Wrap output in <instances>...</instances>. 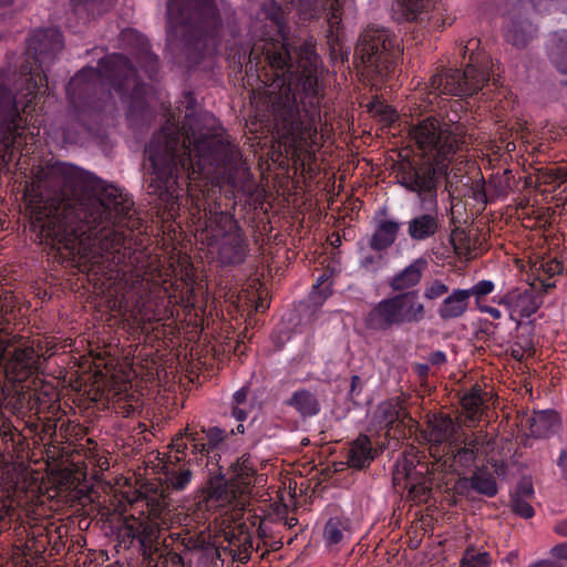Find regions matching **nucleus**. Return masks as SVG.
<instances>
[{"label":"nucleus","instance_id":"41","mask_svg":"<svg viewBox=\"0 0 567 567\" xmlns=\"http://www.w3.org/2000/svg\"><path fill=\"white\" fill-rule=\"evenodd\" d=\"M344 1L346 0H315L316 8L318 9H326L327 7H329L330 18L328 22L331 29H338L341 22L340 10Z\"/></svg>","mask_w":567,"mask_h":567},{"label":"nucleus","instance_id":"61","mask_svg":"<svg viewBox=\"0 0 567 567\" xmlns=\"http://www.w3.org/2000/svg\"><path fill=\"white\" fill-rule=\"evenodd\" d=\"M217 24V18L215 16V12L212 11V21L209 22V25H212L213 28H215Z\"/></svg>","mask_w":567,"mask_h":567},{"label":"nucleus","instance_id":"31","mask_svg":"<svg viewBox=\"0 0 567 567\" xmlns=\"http://www.w3.org/2000/svg\"><path fill=\"white\" fill-rule=\"evenodd\" d=\"M203 1L204 0H171L167 4L168 32H172L174 24L182 22L186 11L197 9Z\"/></svg>","mask_w":567,"mask_h":567},{"label":"nucleus","instance_id":"15","mask_svg":"<svg viewBox=\"0 0 567 567\" xmlns=\"http://www.w3.org/2000/svg\"><path fill=\"white\" fill-rule=\"evenodd\" d=\"M457 425L449 415H433L427 421V426L423 432L424 439L433 445L442 443H452L457 430Z\"/></svg>","mask_w":567,"mask_h":567},{"label":"nucleus","instance_id":"58","mask_svg":"<svg viewBox=\"0 0 567 567\" xmlns=\"http://www.w3.org/2000/svg\"><path fill=\"white\" fill-rule=\"evenodd\" d=\"M540 282V288L544 292H547L548 290L553 289L556 285L554 281H549L545 278L537 279Z\"/></svg>","mask_w":567,"mask_h":567},{"label":"nucleus","instance_id":"2","mask_svg":"<svg viewBox=\"0 0 567 567\" xmlns=\"http://www.w3.org/2000/svg\"><path fill=\"white\" fill-rule=\"evenodd\" d=\"M147 154L152 165L147 192L172 207L178 198L181 174L187 179L202 176L219 187H236L237 174L243 169L237 147L224 137L209 113L187 115L182 133L168 123L153 137Z\"/></svg>","mask_w":567,"mask_h":567},{"label":"nucleus","instance_id":"47","mask_svg":"<svg viewBox=\"0 0 567 567\" xmlns=\"http://www.w3.org/2000/svg\"><path fill=\"white\" fill-rule=\"evenodd\" d=\"M136 408L137 400H134L133 396L120 395L114 402V409L116 412L123 414L124 416H128L135 411Z\"/></svg>","mask_w":567,"mask_h":567},{"label":"nucleus","instance_id":"4","mask_svg":"<svg viewBox=\"0 0 567 567\" xmlns=\"http://www.w3.org/2000/svg\"><path fill=\"white\" fill-rule=\"evenodd\" d=\"M400 55L398 39L384 28L369 27L355 49V56L360 60L358 68L373 84L390 76Z\"/></svg>","mask_w":567,"mask_h":567},{"label":"nucleus","instance_id":"35","mask_svg":"<svg viewBox=\"0 0 567 567\" xmlns=\"http://www.w3.org/2000/svg\"><path fill=\"white\" fill-rule=\"evenodd\" d=\"M451 243L460 257L471 258L473 256L474 244L464 229H454L451 235Z\"/></svg>","mask_w":567,"mask_h":567},{"label":"nucleus","instance_id":"36","mask_svg":"<svg viewBox=\"0 0 567 567\" xmlns=\"http://www.w3.org/2000/svg\"><path fill=\"white\" fill-rule=\"evenodd\" d=\"M403 17L409 21H414L429 7V0H398Z\"/></svg>","mask_w":567,"mask_h":567},{"label":"nucleus","instance_id":"7","mask_svg":"<svg viewBox=\"0 0 567 567\" xmlns=\"http://www.w3.org/2000/svg\"><path fill=\"white\" fill-rule=\"evenodd\" d=\"M426 309L419 292L411 290L379 301L368 313V328L384 331L393 326L419 323L425 319Z\"/></svg>","mask_w":567,"mask_h":567},{"label":"nucleus","instance_id":"16","mask_svg":"<svg viewBox=\"0 0 567 567\" xmlns=\"http://www.w3.org/2000/svg\"><path fill=\"white\" fill-rule=\"evenodd\" d=\"M470 308L468 292L465 289H453L437 307V316L443 321L462 318Z\"/></svg>","mask_w":567,"mask_h":567},{"label":"nucleus","instance_id":"19","mask_svg":"<svg viewBox=\"0 0 567 567\" xmlns=\"http://www.w3.org/2000/svg\"><path fill=\"white\" fill-rule=\"evenodd\" d=\"M124 527L128 535L133 538H138L143 545H151L155 542L159 534L158 524L153 522L148 516L146 517H126Z\"/></svg>","mask_w":567,"mask_h":567},{"label":"nucleus","instance_id":"30","mask_svg":"<svg viewBox=\"0 0 567 567\" xmlns=\"http://www.w3.org/2000/svg\"><path fill=\"white\" fill-rule=\"evenodd\" d=\"M484 393L480 388H473L468 393L464 394L461 404L466 413V417L476 421L483 411Z\"/></svg>","mask_w":567,"mask_h":567},{"label":"nucleus","instance_id":"8","mask_svg":"<svg viewBox=\"0 0 567 567\" xmlns=\"http://www.w3.org/2000/svg\"><path fill=\"white\" fill-rule=\"evenodd\" d=\"M449 163L442 159L423 158L419 164L401 167L399 183L417 195L422 207L436 208L440 178L447 173Z\"/></svg>","mask_w":567,"mask_h":567},{"label":"nucleus","instance_id":"55","mask_svg":"<svg viewBox=\"0 0 567 567\" xmlns=\"http://www.w3.org/2000/svg\"><path fill=\"white\" fill-rule=\"evenodd\" d=\"M528 567H564L561 563L551 559H542L530 564Z\"/></svg>","mask_w":567,"mask_h":567},{"label":"nucleus","instance_id":"11","mask_svg":"<svg viewBox=\"0 0 567 567\" xmlns=\"http://www.w3.org/2000/svg\"><path fill=\"white\" fill-rule=\"evenodd\" d=\"M279 143L290 153L295 163L305 164L306 157L311 156L313 147L319 145V135L311 120L292 122L278 128Z\"/></svg>","mask_w":567,"mask_h":567},{"label":"nucleus","instance_id":"3","mask_svg":"<svg viewBox=\"0 0 567 567\" xmlns=\"http://www.w3.org/2000/svg\"><path fill=\"white\" fill-rule=\"evenodd\" d=\"M265 13L276 27L280 39L262 35L255 41L249 54V64L256 61L258 65L261 55L265 56L274 76L269 83L262 81L268 103L274 107L286 106L295 101L293 91L300 84L305 87L311 86L315 82L317 54L310 42H303L291 52L282 34L284 12L277 3L271 2L266 7Z\"/></svg>","mask_w":567,"mask_h":567},{"label":"nucleus","instance_id":"51","mask_svg":"<svg viewBox=\"0 0 567 567\" xmlns=\"http://www.w3.org/2000/svg\"><path fill=\"white\" fill-rule=\"evenodd\" d=\"M514 494H519V497L532 498L534 495V488H533L532 482H529L527 480H523L518 484Z\"/></svg>","mask_w":567,"mask_h":567},{"label":"nucleus","instance_id":"40","mask_svg":"<svg viewBox=\"0 0 567 567\" xmlns=\"http://www.w3.org/2000/svg\"><path fill=\"white\" fill-rule=\"evenodd\" d=\"M489 563L487 551L476 553L474 548H467L461 559L460 567H488Z\"/></svg>","mask_w":567,"mask_h":567},{"label":"nucleus","instance_id":"25","mask_svg":"<svg viewBox=\"0 0 567 567\" xmlns=\"http://www.w3.org/2000/svg\"><path fill=\"white\" fill-rule=\"evenodd\" d=\"M534 33V28L532 23L526 21L518 22L511 20L505 28V39L511 44L517 48H524L532 39Z\"/></svg>","mask_w":567,"mask_h":567},{"label":"nucleus","instance_id":"57","mask_svg":"<svg viewBox=\"0 0 567 567\" xmlns=\"http://www.w3.org/2000/svg\"><path fill=\"white\" fill-rule=\"evenodd\" d=\"M557 465L559 466V468L564 473V476H566L567 475V450H561L560 451V454H559V457H558V461H557Z\"/></svg>","mask_w":567,"mask_h":567},{"label":"nucleus","instance_id":"10","mask_svg":"<svg viewBox=\"0 0 567 567\" xmlns=\"http://www.w3.org/2000/svg\"><path fill=\"white\" fill-rule=\"evenodd\" d=\"M488 80L486 71H480L475 65L468 64L462 73L458 70H447L432 76L430 94L472 95L482 89Z\"/></svg>","mask_w":567,"mask_h":567},{"label":"nucleus","instance_id":"52","mask_svg":"<svg viewBox=\"0 0 567 567\" xmlns=\"http://www.w3.org/2000/svg\"><path fill=\"white\" fill-rule=\"evenodd\" d=\"M250 410H251L250 406L234 405L233 411H231V416L235 420L243 422L247 419Z\"/></svg>","mask_w":567,"mask_h":567},{"label":"nucleus","instance_id":"33","mask_svg":"<svg viewBox=\"0 0 567 567\" xmlns=\"http://www.w3.org/2000/svg\"><path fill=\"white\" fill-rule=\"evenodd\" d=\"M206 439L208 441L207 444L199 443L198 433H187V435L190 437V441L194 443V450L197 452H208L210 449L217 446L223 440L225 439L226 434L225 432L219 427H210L207 431H205Z\"/></svg>","mask_w":567,"mask_h":567},{"label":"nucleus","instance_id":"5","mask_svg":"<svg viewBox=\"0 0 567 567\" xmlns=\"http://www.w3.org/2000/svg\"><path fill=\"white\" fill-rule=\"evenodd\" d=\"M203 235V240L220 265L233 266L245 261L249 252L248 240L244 229L230 214L212 213Z\"/></svg>","mask_w":567,"mask_h":567},{"label":"nucleus","instance_id":"49","mask_svg":"<svg viewBox=\"0 0 567 567\" xmlns=\"http://www.w3.org/2000/svg\"><path fill=\"white\" fill-rule=\"evenodd\" d=\"M187 433H190L188 429L185 430V433H178L175 435V437L172 440V444L171 446L176 451V456H175V460L176 461H179L181 457L178 456V454H183L184 451L187 449V444L184 442V436L188 437L190 440V437L187 435Z\"/></svg>","mask_w":567,"mask_h":567},{"label":"nucleus","instance_id":"50","mask_svg":"<svg viewBox=\"0 0 567 567\" xmlns=\"http://www.w3.org/2000/svg\"><path fill=\"white\" fill-rule=\"evenodd\" d=\"M549 553L554 560H567V540L551 547Z\"/></svg>","mask_w":567,"mask_h":567},{"label":"nucleus","instance_id":"54","mask_svg":"<svg viewBox=\"0 0 567 567\" xmlns=\"http://www.w3.org/2000/svg\"><path fill=\"white\" fill-rule=\"evenodd\" d=\"M476 308L478 309V311L489 315L493 319L502 318V312L494 307H489L482 302H478V306H476Z\"/></svg>","mask_w":567,"mask_h":567},{"label":"nucleus","instance_id":"38","mask_svg":"<svg viewBox=\"0 0 567 567\" xmlns=\"http://www.w3.org/2000/svg\"><path fill=\"white\" fill-rule=\"evenodd\" d=\"M166 480L169 485L176 491H183L190 483L193 478V473L189 468H181V470H166Z\"/></svg>","mask_w":567,"mask_h":567},{"label":"nucleus","instance_id":"21","mask_svg":"<svg viewBox=\"0 0 567 567\" xmlns=\"http://www.w3.org/2000/svg\"><path fill=\"white\" fill-rule=\"evenodd\" d=\"M113 65L116 68L117 73L123 74L122 82L117 83L115 89L118 91L128 90L134 85L132 90V97L137 99L142 93V87L136 82V72L130 61L123 55H113L111 58Z\"/></svg>","mask_w":567,"mask_h":567},{"label":"nucleus","instance_id":"64","mask_svg":"<svg viewBox=\"0 0 567 567\" xmlns=\"http://www.w3.org/2000/svg\"><path fill=\"white\" fill-rule=\"evenodd\" d=\"M85 74V71H82L81 73L76 74V76L73 79V82L80 81Z\"/></svg>","mask_w":567,"mask_h":567},{"label":"nucleus","instance_id":"17","mask_svg":"<svg viewBox=\"0 0 567 567\" xmlns=\"http://www.w3.org/2000/svg\"><path fill=\"white\" fill-rule=\"evenodd\" d=\"M427 207V213L417 215L408 223V234L413 240H425L439 230V214L435 208Z\"/></svg>","mask_w":567,"mask_h":567},{"label":"nucleus","instance_id":"62","mask_svg":"<svg viewBox=\"0 0 567 567\" xmlns=\"http://www.w3.org/2000/svg\"><path fill=\"white\" fill-rule=\"evenodd\" d=\"M512 355L518 360L522 359V353L518 350H513Z\"/></svg>","mask_w":567,"mask_h":567},{"label":"nucleus","instance_id":"20","mask_svg":"<svg viewBox=\"0 0 567 567\" xmlns=\"http://www.w3.org/2000/svg\"><path fill=\"white\" fill-rule=\"evenodd\" d=\"M560 424V419L555 411H538L526 419V426L533 436H546L554 432Z\"/></svg>","mask_w":567,"mask_h":567},{"label":"nucleus","instance_id":"37","mask_svg":"<svg viewBox=\"0 0 567 567\" xmlns=\"http://www.w3.org/2000/svg\"><path fill=\"white\" fill-rule=\"evenodd\" d=\"M28 87L27 93L23 94L24 97H29L27 103L23 105V112H27V109L29 107V104L31 101L37 96L39 92H41V89L44 85L45 78L38 72L37 70L30 69V76L25 80Z\"/></svg>","mask_w":567,"mask_h":567},{"label":"nucleus","instance_id":"26","mask_svg":"<svg viewBox=\"0 0 567 567\" xmlns=\"http://www.w3.org/2000/svg\"><path fill=\"white\" fill-rule=\"evenodd\" d=\"M350 534V520L343 517L330 518L323 529V540L327 546L340 544Z\"/></svg>","mask_w":567,"mask_h":567},{"label":"nucleus","instance_id":"43","mask_svg":"<svg viewBox=\"0 0 567 567\" xmlns=\"http://www.w3.org/2000/svg\"><path fill=\"white\" fill-rule=\"evenodd\" d=\"M399 417V406L392 402H384L379 406L378 420L385 426L393 424Z\"/></svg>","mask_w":567,"mask_h":567},{"label":"nucleus","instance_id":"56","mask_svg":"<svg viewBox=\"0 0 567 567\" xmlns=\"http://www.w3.org/2000/svg\"><path fill=\"white\" fill-rule=\"evenodd\" d=\"M554 532L561 537H567V518L557 522L554 526Z\"/></svg>","mask_w":567,"mask_h":567},{"label":"nucleus","instance_id":"22","mask_svg":"<svg viewBox=\"0 0 567 567\" xmlns=\"http://www.w3.org/2000/svg\"><path fill=\"white\" fill-rule=\"evenodd\" d=\"M400 224L395 220H380L370 240L372 249L381 251L390 247L396 239Z\"/></svg>","mask_w":567,"mask_h":567},{"label":"nucleus","instance_id":"18","mask_svg":"<svg viewBox=\"0 0 567 567\" xmlns=\"http://www.w3.org/2000/svg\"><path fill=\"white\" fill-rule=\"evenodd\" d=\"M426 265L425 259H415L391 278L389 282L390 288L393 291H404L414 288L420 284Z\"/></svg>","mask_w":567,"mask_h":567},{"label":"nucleus","instance_id":"6","mask_svg":"<svg viewBox=\"0 0 567 567\" xmlns=\"http://www.w3.org/2000/svg\"><path fill=\"white\" fill-rule=\"evenodd\" d=\"M410 136L423 156L451 162L453 155L465 143L462 127L447 124L435 117H427L410 130Z\"/></svg>","mask_w":567,"mask_h":567},{"label":"nucleus","instance_id":"48","mask_svg":"<svg viewBox=\"0 0 567 567\" xmlns=\"http://www.w3.org/2000/svg\"><path fill=\"white\" fill-rule=\"evenodd\" d=\"M326 279L323 276H320L317 280V285L313 286V290L311 292V299L316 303H322L330 295H331V288L330 285H327L323 288H320V286L323 285Z\"/></svg>","mask_w":567,"mask_h":567},{"label":"nucleus","instance_id":"45","mask_svg":"<svg viewBox=\"0 0 567 567\" xmlns=\"http://www.w3.org/2000/svg\"><path fill=\"white\" fill-rule=\"evenodd\" d=\"M369 111L385 124L392 123L396 117L395 111L381 102L372 103Z\"/></svg>","mask_w":567,"mask_h":567},{"label":"nucleus","instance_id":"12","mask_svg":"<svg viewBox=\"0 0 567 567\" xmlns=\"http://www.w3.org/2000/svg\"><path fill=\"white\" fill-rule=\"evenodd\" d=\"M493 301L506 307L511 320L515 322L530 317L542 305V301L532 291L519 289L511 290L501 297H494Z\"/></svg>","mask_w":567,"mask_h":567},{"label":"nucleus","instance_id":"34","mask_svg":"<svg viewBox=\"0 0 567 567\" xmlns=\"http://www.w3.org/2000/svg\"><path fill=\"white\" fill-rule=\"evenodd\" d=\"M472 487L488 497H493L497 494V484L494 476L485 472H476L471 478Z\"/></svg>","mask_w":567,"mask_h":567},{"label":"nucleus","instance_id":"53","mask_svg":"<svg viewBox=\"0 0 567 567\" xmlns=\"http://www.w3.org/2000/svg\"><path fill=\"white\" fill-rule=\"evenodd\" d=\"M247 395H248V390L245 386H243L238 391H236L233 396L235 405L250 406L247 403Z\"/></svg>","mask_w":567,"mask_h":567},{"label":"nucleus","instance_id":"42","mask_svg":"<svg viewBox=\"0 0 567 567\" xmlns=\"http://www.w3.org/2000/svg\"><path fill=\"white\" fill-rule=\"evenodd\" d=\"M495 289V284L492 280H480L471 288L465 289L468 292V299L475 297V305L482 302V299L492 293Z\"/></svg>","mask_w":567,"mask_h":567},{"label":"nucleus","instance_id":"32","mask_svg":"<svg viewBox=\"0 0 567 567\" xmlns=\"http://www.w3.org/2000/svg\"><path fill=\"white\" fill-rule=\"evenodd\" d=\"M536 181L538 184L558 187L567 182V167L553 166L539 168L537 171Z\"/></svg>","mask_w":567,"mask_h":567},{"label":"nucleus","instance_id":"44","mask_svg":"<svg viewBox=\"0 0 567 567\" xmlns=\"http://www.w3.org/2000/svg\"><path fill=\"white\" fill-rule=\"evenodd\" d=\"M449 295V286L440 279L432 280L424 289L423 297L427 301H434Z\"/></svg>","mask_w":567,"mask_h":567},{"label":"nucleus","instance_id":"39","mask_svg":"<svg viewBox=\"0 0 567 567\" xmlns=\"http://www.w3.org/2000/svg\"><path fill=\"white\" fill-rule=\"evenodd\" d=\"M563 271V266L557 260H540L533 265V272L535 275V279H540L547 277L548 279L559 275Z\"/></svg>","mask_w":567,"mask_h":567},{"label":"nucleus","instance_id":"60","mask_svg":"<svg viewBox=\"0 0 567 567\" xmlns=\"http://www.w3.org/2000/svg\"><path fill=\"white\" fill-rule=\"evenodd\" d=\"M207 23H208L207 21H204L199 27H197V30L200 33H205L206 35H208Z\"/></svg>","mask_w":567,"mask_h":567},{"label":"nucleus","instance_id":"23","mask_svg":"<svg viewBox=\"0 0 567 567\" xmlns=\"http://www.w3.org/2000/svg\"><path fill=\"white\" fill-rule=\"evenodd\" d=\"M548 53L557 70L567 73V31H556L550 34Z\"/></svg>","mask_w":567,"mask_h":567},{"label":"nucleus","instance_id":"9","mask_svg":"<svg viewBox=\"0 0 567 567\" xmlns=\"http://www.w3.org/2000/svg\"><path fill=\"white\" fill-rule=\"evenodd\" d=\"M255 468L249 456L243 455L230 466V478L226 484L210 487L208 499L219 506L233 505L244 509L252 491Z\"/></svg>","mask_w":567,"mask_h":567},{"label":"nucleus","instance_id":"27","mask_svg":"<svg viewBox=\"0 0 567 567\" xmlns=\"http://www.w3.org/2000/svg\"><path fill=\"white\" fill-rule=\"evenodd\" d=\"M288 404L295 408L303 416H312L319 412V403L315 394L307 390L296 391Z\"/></svg>","mask_w":567,"mask_h":567},{"label":"nucleus","instance_id":"1","mask_svg":"<svg viewBox=\"0 0 567 567\" xmlns=\"http://www.w3.org/2000/svg\"><path fill=\"white\" fill-rule=\"evenodd\" d=\"M51 174L65 187L75 188L82 183L93 185L95 196L75 205L51 199H31L28 205L31 223L39 233L40 243L56 249L82 272H103L104 258L112 254V261L120 264L121 249L125 248L126 229L137 228L134 203L121 189L76 166L61 163Z\"/></svg>","mask_w":567,"mask_h":567},{"label":"nucleus","instance_id":"59","mask_svg":"<svg viewBox=\"0 0 567 567\" xmlns=\"http://www.w3.org/2000/svg\"><path fill=\"white\" fill-rule=\"evenodd\" d=\"M445 359H446L445 354L443 352L439 351L433 354L432 362L439 364V363H443L445 361Z\"/></svg>","mask_w":567,"mask_h":567},{"label":"nucleus","instance_id":"46","mask_svg":"<svg viewBox=\"0 0 567 567\" xmlns=\"http://www.w3.org/2000/svg\"><path fill=\"white\" fill-rule=\"evenodd\" d=\"M530 498L519 497V494H513L512 507L513 511L524 518H530L534 516V508L529 504Z\"/></svg>","mask_w":567,"mask_h":567},{"label":"nucleus","instance_id":"24","mask_svg":"<svg viewBox=\"0 0 567 567\" xmlns=\"http://www.w3.org/2000/svg\"><path fill=\"white\" fill-rule=\"evenodd\" d=\"M373 460L372 444L367 435H360L350 446L348 463L351 467L363 468Z\"/></svg>","mask_w":567,"mask_h":567},{"label":"nucleus","instance_id":"14","mask_svg":"<svg viewBox=\"0 0 567 567\" xmlns=\"http://www.w3.org/2000/svg\"><path fill=\"white\" fill-rule=\"evenodd\" d=\"M63 47L62 34L50 28L37 30L28 41V53L33 55L40 65L51 60Z\"/></svg>","mask_w":567,"mask_h":567},{"label":"nucleus","instance_id":"13","mask_svg":"<svg viewBox=\"0 0 567 567\" xmlns=\"http://www.w3.org/2000/svg\"><path fill=\"white\" fill-rule=\"evenodd\" d=\"M39 354L31 346L13 351L4 364L6 378L11 382H22L38 370Z\"/></svg>","mask_w":567,"mask_h":567},{"label":"nucleus","instance_id":"63","mask_svg":"<svg viewBox=\"0 0 567 567\" xmlns=\"http://www.w3.org/2000/svg\"><path fill=\"white\" fill-rule=\"evenodd\" d=\"M360 381V378L358 375H353L351 379L352 389L357 385V383Z\"/></svg>","mask_w":567,"mask_h":567},{"label":"nucleus","instance_id":"29","mask_svg":"<svg viewBox=\"0 0 567 567\" xmlns=\"http://www.w3.org/2000/svg\"><path fill=\"white\" fill-rule=\"evenodd\" d=\"M401 466V464H398V473L396 475L400 474V470L399 467ZM402 470L404 472V475L408 480V483H409V491H408V497L410 499H412L413 502L420 504V503H425L429 498V495L431 493V486L430 484L423 480L422 482L420 483H412L411 482V470L409 468L408 466V461L404 460L403 463H402Z\"/></svg>","mask_w":567,"mask_h":567},{"label":"nucleus","instance_id":"28","mask_svg":"<svg viewBox=\"0 0 567 567\" xmlns=\"http://www.w3.org/2000/svg\"><path fill=\"white\" fill-rule=\"evenodd\" d=\"M483 445L481 436H474L465 442L464 447L454 453V463L462 467H470L474 464L477 454Z\"/></svg>","mask_w":567,"mask_h":567}]
</instances>
